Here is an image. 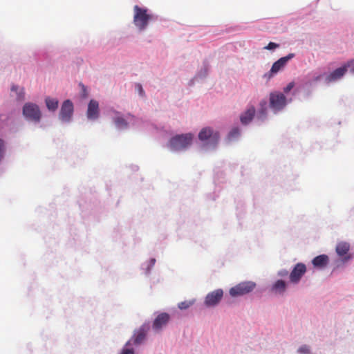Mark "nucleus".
<instances>
[{"instance_id":"10","label":"nucleus","mask_w":354,"mask_h":354,"mask_svg":"<svg viewBox=\"0 0 354 354\" xmlns=\"http://www.w3.org/2000/svg\"><path fill=\"white\" fill-rule=\"evenodd\" d=\"M223 296L222 289L215 290L207 295L205 299V304L207 306H214L217 305Z\"/></svg>"},{"instance_id":"18","label":"nucleus","mask_w":354,"mask_h":354,"mask_svg":"<svg viewBox=\"0 0 354 354\" xmlns=\"http://www.w3.org/2000/svg\"><path fill=\"white\" fill-rule=\"evenodd\" d=\"M286 287V283L283 280H277L272 286V290L277 293H283Z\"/></svg>"},{"instance_id":"15","label":"nucleus","mask_w":354,"mask_h":354,"mask_svg":"<svg viewBox=\"0 0 354 354\" xmlns=\"http://www.w3.org/2000/svg\"><path fill=\"white\" fill-rule=\"evenodd\" d=\"M328 261V256L325 254H322L319 256L316 257L313 260V264L315 267H324L326 266Z\"/></svg>"},{"instance_id":"20","label":"nucleus","mask_w":354,"mask_h":354,"mask_svg":"<svg viewBox=\"0 0 354 354\" xmlns=\"http://www.w3.org/2000/svg\"><path fill=\"white\" fill-rule=\"evenodd\" d=\"M145 336H146V335H145L144 330L140 329V330H138L136 333V334H135V337L133 339V343L135 344H140L145 339Z\"/></svg>"},{"instance_id":"33","label":"nucleus","mask_w":354,"mask_h":354,"mask_svg":"<svg viewBox=\"0 0 354 354\" xmlns=\"http://www.w3.org/2000/svg\"><path fill=\"white\" fill-rule=\"evenodd\" d=\"M11 89L13 91H17L19 89V87L17 86L13 85Z\"/></svg>"},{"instance_id":"17","label":"nucleus","mask_w":354,"mask_h":354,"mask_svg":"<svg viewBox=\"0 0 354 354\" xmlns=\"http://www.w3.org/2000/svg\"><path fill=\"white\" fill-rule=\"evenodd\" d=\"M113 122L119 129H125L128 127V122L119 113H117V115L113 118Z\"/></svg>"},{"instance_id":"30","label":"nucleus","mask_w":354,"mask_h":354,"mask_svg":"<svg viewBox=\"0 0 354 354\" xmlns=\"http://www.w3.org/2000/svg\"><path fill=\"white\" fill-rule=\"evenodd\" d=\"M122 354H133V351L131 348H124Z\"/></svg>"},{"instance_id":"13","label":"nucleus","mask_w":354,"mask_h":354,"mask_svg":"<svg viewBox=\"0 0 354 354\" xmlns=\"http://www.w3.org/2000/svg\"><path fill=\"white\" fill-rule=\"evenodd\" d=\"M170 319V316L167 313H162L159 314L154 319L153 323V328L156 330H158L162 327L167 325Z\"/></svg>"},{"instance_id":"26","label":"nucleus","mask_w":354,"mask_h":354,"mask_svg":"<svg viewBox=\"0 0 354 354\" xmlns=\"http://www.w3.org/2000/svg\"><path fill=\"white\" fill-rule=\"evenodd\" d=\"M278 47L279 44L274 42H270L264 48L267 50H273Z\"/></svg>"},{"instance_id":"4","label":"nucleus","mask_w":354,"mask_h":354,"mask_svg":"<svg viewBox=\"0 0 354 354\" xmlns=\"http://www.w3.org/2000/svg\"><path fill=\"white\" fill-rule=\"evenodd\" d=\"M256 287L252 281H243L238 283L230 289V295L233 297H239L251 292Z\"/></svg>"},{"instance_id":"34","label":"nucleus","mask_w":354,"mask_h":354,"mask_svg":"<svg viewBox=\"0 0 354 354\" xmlns=\"http://www.w3.org/2000/svg\"><path fill=\"white\" fill-rule=\"evenodd\" d=\"M351 68L350 70L351 73H354V64L353 66H351Z\"/></svg>"},{"instance_id":"24","label":"nucleus","mask_w":354,"mask_h":354,"mask_svg":"<svg viewBox=\"0 0 354 354\" xmlns=\"http://www.w3.org/2000/svg\"><path fill=\"white\" fill-rule=\"evenodd\" d=\"M267 113V108L266 107H260L259 111V118H261L262 120H263Z\"/></svg>"},{"instance_id":"23","label":"nucleus","mask_w":354,"mask_h":354,"mask_svg":"<svg viewBox=\"0 0 354 354\" xmlns=\"http://www.w3.org/2000/svg\"><path fill=\"white\" fill-rule=\"evenodd\" d=\"M80 86L81 88V96L82 98H86L88 95L86 87L82 83H80Z\"/></svg>"},{"instance_id":"22","label":"nucleus","mask_w":354,"mask_h":354,"mask_svg":"<svg viewBox=\"0 0 354 354\" xmlns=\"http://www.w3.org/2000/svg\"><path fill=\"white\" fill-rule=\"evenodd\" d=\"M240 135V130L238 127L232 129L228 134V139L232 140L237 138Z\"/></svg>"},{"instance_id":"28","label":"nucleus","mask_w":354,"mask_h":354,"mask_svg":"<svg viewBox=\"0 0 354 354\" xmlns=\"http://www.w3.org/2000/svg\"><path fill=\"white\" fill-rule=\"evenodd\" d=\"M4 142L3 140L0 139V160L3 158V152H4Z\"/></svg>"},{"instance_id":"27","label":"nucleus","mask_w":354,"mask_h":354,"mask_svg":"<svg viewBox=\"0 0 354 354\" xmlns=\"http://www.w3.org/2000/svg\"><path fill=\"white\" fill-rule=\"evenodd\" d=\"M295 86V83L293 82H290L284 88L283 91L286 93H288L289 91H290L293 87Z\"/></svg>"},{"instance_id":"35","label":"nucleus","mask_w":354,"mask_h":354,"mask_svg":"<svg viewBox=\"0 0 354 354\" xmlns=\"http://www.w3.org/2000/svg\"><path fill=\"white\" fill-rule=\"evenodd\" d=\"M155 261H156V260H155V259H151V262H152V263H153V264H154Z\"/></svg>"},{"instance_id":"2","label":"nucleus","mask_w":354,"mask_h":354,"mask_svg":"<svg viewBox=\"0 0 354 354\" xmlns=\"http://www.w3.org/2000/svg\"><path fill=\"white\" fill-rule=\"evenodd\" d=\"M193 138L191 133L176 135L170 139L169 145L174 151L183 150L191 145Z\"/></svg>"},{"instance_id":"21","label":"nucleus","mask_w":354,"mask_h":354,"mask_svg":"<svg viewBox=\"0 0 354 354\" xmlns=\"http://www.w3.org/2000/svg\"><path fill=\"white\" fill-rule=\"evenodd\" d=\"M194 303H195L194 299L184 301L180 302L178 304V306L180 310H186V309L189 308L190 306H192Z\"/></svg>"},{"instance_id":"12","label":"nucleus","mask_w":354,"mask_h":354,"mask_svg":"<svg viewBox=\"0 0 354 354\" xmlns=\"http://www.w3.org/2000/svg\"><path fill=\"white\" fill-rule=\"evenodd\" d=\"M99 103L95 100H91L86 112V115L89 120H96L99 117Z\"/></svg>"},{"instance_id":"1","label":"nucleus","mask_w":354,"mask_h":354,"mask_svg":"<svg viewBox=\"0 0 354 354\" xmlns=\"http://www.w3.org/2000/svg\"><path fill=\"white\" fill-rule=\"evenodd\" d=\"M133 24L140 31L145 30L149 22L153 19V15L148 13V10L140 8L138 5L133 7Z\"/></svg>"},{"instance_id":"31","label":"nucleus","mask_w":354,"mask_h":354,"mask_svg":"<svg viewBox=\"0 0 354 354\" xmlns=\"http://www.w3.org/2000/svg\"><path fill=\"white\" fill-rule=\"evenodd\" d=\"M137 87H138V91H139V92H140V94L141 95H144V91H143L142 88V86H141L140 84H138V85H137Z\"/></svg>"},{"instance_id":"19","label":"nucleus","mask_w":354,"mask_h":354,"mask_svg":"<svg viewBox=\"0 0 354 354\" xmlns=\"http://www.w3.org/2000/svg\"><path fill=\"white\" fill-rule=\"evenodd\" d=\"M350 248L347 243H339L336 247V252L338 255L342 257L347 254Z\"/></svg>"},{"instance_id":"3","label":"nucleus","mask_w":354,"mask_h":354,"mask_svg":"<svg viewBox=\"0 0 354 354\" xmlns=\"http://www.w3.org/2000/svg\"><path fill=\"white\" fill-rule=\"evenodd\" d=\"M23 115L27 120L37 123L40 122L42 114L38 105L27 102L23 106Z\"/></svg>"},{"instance_id":"16","label":"nucleus","mask_w":354,"mask_h":354,"mask_svg":"<svg viewBox=\"0 0 354 354\" xmlns=\"http://www.w3.org/2000/svg\"><path fill=\"white\" fill-rule=\"evenodd\" d=\"M45 102L46 107L49 111H55L58 108L59 102L55 98L47 97L45 99Z\"/></svg>"},{"instance_id":"25","label":"nucleus","mask_w":354,"mask_h":354,"mask_svg":"<svg viewBox=\"0 0 354 354\" xmlns=\"http://www.w3.org/2000/svg\"><path fill=\"white\" fill-rule=\"evenodd\" d=\"M299 353H301V354H308L310 353V350H309V348L308 346L306 345H303L301 346L299 350H298Z\"/></svg>"},{"instance_id":"7","label":"nucleus","mask_w":354,"mask_h":354,"mask_svg":"<svg viewBox=\"0 0 354 354\" xmlns=\"http://www.w3.org/2000/svg\"><path fill=\"white\" fill-rule=\"evenodd\" d=\"M294 56L295 55L293 53H290L287 56L281 57L272 64L270 71L268 74H266L265 76L268 77V79L271 78L274 74L283 68L287 62L293 58Z\"/></svg>"},{"instance_id":"5","label":"nucleus","mask_w":354,"mask_h":354,"mask_svg":"<svg viewBox=\"0 0 354 354\" xmlns=\"http://www.w3.org/2000/svg\"><path fill=\"white\" fill-rule=\"evenodd\" d=\"M270 107L277 112L282 110L286 105V97L280 92H273L270 94Z\"/></svg>"},{"instance_id":"32","label":"nucleus","mask_w":354,"mask_h":354,"mask_svg":"<svg viewBox=\"0 0 354 354\" xmlns=\"http://www.w3.org/2000/svg\"><path fill=\"white\" fill-rule=\"evenodd\" d=\"M260 107H266L267 102L265 100H263L259 103Z\"/></svg>"},{"instance_id":"11","label":"nucleus","mask_w":354,"mask_h":354,"mask_svg":"<svg viewBox=\"0 0 354 354\" xmlns=\"http://www.w3.org/2000/svg\"><path fill=\"white\" fill-rule=\"evenodd\" d=\"M306 271V267L304 263H297L290 274V280L292 283H298L301 279V277L305 274Z\"/></svg>"},{"instance_id":"9","label":"nucleus","mask_w":354,"mask_h":354,"mask_svg":"<svg viewBox=\"0 0 354 354\" xmlns=\"http://www.w3.org/2000/svg\"><path fill=\"white\" fill-rule=\"evenodd\" d=\"M198 139L203 142L209 140L216 144L218 141L219 134L218 132H214L209 127H205L199 132Z\"/></svg>"},{"instance_id":"8","label":"nucleus","mask_w":354,"mask_h":354,"mask_svg":"<svg viewBox=\"0 0 354 354\" xmlns=\"http://www.w3.org/2000/svg\"><path fill=\"white\" fill-rule=\"evenodd\" d=\"M73 113V104L70 100L64 101L59 112V119L64 122H69Z\"/></svg>"},{"instance_id":"14","label":"nucleus","mask_w":354,"mask_h":354,"mask_svg":"<svg viewBox=\"0 0 354 354\" xmlns=\"http://www.w3.org/2000/svg\"><path fill=\"white\" fill-rule=\"evenodd\" d=\"M255 108L254 106H250L241 115L240 121L242 124H248L254 118L255 115Z\"/></svg>"},{"instance_id":"29","label":"nucleus","mask_w":354,"mask_h":354,"mask_svg":"<svg viewBox=\"0 0 354 354\" xmlns=\"http://www.w3.org/2000/svg\"><path fill=\"white\" fill-rule=\"evenodd\" d=\"M18 100H23L24 98V89L21 88L19 92L17 93Z\"/></svg>"},{"instance_id":"6","label":"nucleus","mask_w":354,"mask_h":354,"mask_svg":"<svg viewBox=\"0 0 354 354\" xmlns=\"http://www.w3.org/2000/svg\"><path fill=\"white\" fill-rule=\"evenodd\" d=\"M354 64V59L348 61L343 66L339 67L330 73L326 78L327 82H332L342 78L348 68Z\"/></svg>"}]
</instances>
